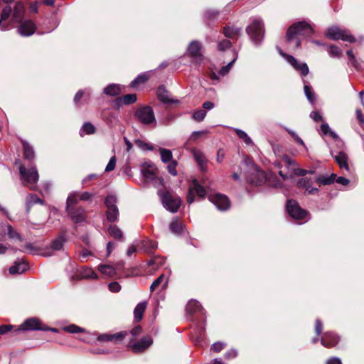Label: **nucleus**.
Here are the masks:
<instances>
[{
	"label": "nucleus",
	"instance_id": "2",
	"mask_svg": "<svg viewBox=\"0 0 364 364\" xmlns=\"http://www.w3.org/2000/svg\"><path fill=\"white\" fill-rule=\"evenodd\" d=\"M313 33L314 30L310 24L305 21H301L289 27L287 38L289 43H294V48H298L301 45L300 36H310Z\"/></svg>",
	"mask_w": 364,
	"mask_h": 364
},
{
	"label": "nucleus",
	"instance_id": "64",
	"mask_svg": "<svg viewBox=\"0 0 364 364\" xmlns=\"http://www.w3.org/2000/svg\"><path fill=\"white\" fill-rule=\"evenodd\" d=\"M326 364H342V363L340 358L332 357L327 360Z\"/></svg>",
	"mask_w": 364,
	"mask_h": 364
},
{
	"label": "nucleus",
	"instance_id": "43",
	"mask_svg": "<svg viewBox=\"0 0 364 364\" xmlns=\"http://www.w3.org/2000/svg\"><path fill=\"white\" fill-rule=\"evenodd\" d=\"M304 93L310 103L313 104L315 102V93L312 87L307 84H304Z\"/></svg>",
	"mask_w": 364,
	"mask_h": 364
},
{
	"label": "nucleus",
	"instance_id": "53",
	"mask_svg": "<svg viewBox=\"0 0 364 364\" xmlns=\"http://www.w3.org/2000/svg\"><path fill=\"white\" fill-rule=\"evenodd\" d=\"M328 53L331 57L338 58L341 56L342 51L338 47L336 46H331L329 47Z\"/></svg>",
	"mask_w": 364,
	"mask_h": 364
},
{
	"label": "nucleus",
	"instance_id": "33",
	"mask_svg": "<svg viewBox=\"0 0 364 364\" xmlns=\"http://www.w3.org/2000/svg\"><path fill=\"white\" fill-rule=\"evenodd\" d=\"M98 270L105 277H113L116 274L115 269L110 265L101 264L99 266Z\"/></svg>",
	"mask_w": 364,
	"mask_h": 364
},
{
	"label": "nucleus",
	"instance_id": "45",
	"mask_svg": "<svg viewBox=\"0 0 364 364\" xmlns=\"http://www.w3.org/2000/svg\"><path fill=\"white\" fill-rule=\"evenodd\" d=\"M65 242V240L63 237H59L54 240L51 243V248L53 250H60Z\"/></svg>",
	"mask_w": 364,
	"mask_h": 364
},
{
	"label": "nucleus",
	"instance_id": "37",
	"mask_svg": "<svg viewBox=\"0 0 364 364\" xmlns=\"http://www.w3.org/2000/svg\"><path fill=\"white\" fill-rule=\"evenodd\" d=\"M79 198H80L76 193L70 194L67 199L66 210H68L75 208L74 205L77 203Z\"/></svg>",
	"mask_w": 364,
	"mask_h": 364
},
{
	"label": "nucleus",
	"instance_id": "55",
	"mask_svg": "<svg viewBox=\"0 0 364 364\" xmlns=\"http://www.w3.org/2000/svg\"><path fill=\"white\" fill-rule=\"evenodd\" d=\"M142 245L146 252H149L156 247V242L150 240L143 241Z\"/></svg>",
	"mask_w": 364,
	"mask_h": 364
},
{
	"label": "nucleus",
	"instance_id": "7",
	"mask_svg": "<svg viewBox=\"0 0 364 364\" xmlns=\"http://www.w3.org/2000/svg\"><path fill=\"white\" fill-rule=\"evenodd\" d=\"M135 117L142 124H156V119L152 108L149 106L139 107L135 112Z\"/></svg>",
	"mask_w": 364,
	"mask_h": 364
},
{
	"label": "nucleus",
	"instance_id": "15",
	"mask_svg": "<svg viewBox=\"0 0 364 364\" xmlns=\"http://www.w3.org/2000/svg\"><path fill=\"white\" fill-rule=\"evenodd\" d=\"M197 194L200 198H204L206 195V190L200 186L196 180H193L189 187L187 196V202L191 204L194 201V195Z\"/></svg>",
	"mask_w": 364,
	"mask_h": 364
},
{
	"label": "nucleus",
	"instance_id": "11",
	"mask_svg": "<svg viewBox=\"0 0 364 364\" xmlns=\"http://www.w3.org/2000/svg\"><path fill=\"white\" fill-rule=\"evenodd\" d=\"M279 54L301 75L306 76L309 73V68L304 63H299L293 56L284 53L280 48H277Z\"/></svg>",
	"mask_w": 364,
	"mask_h": 364
},
{
	"label": "nucleus",
	"instance_id": "54",
	"mask_svg": "<svg viewBox=\"0 0 364 364\" xmlns=\"http://www.w3.org/2000/svg\"><path fill=\"white\" fill-rule=\"evenodd\" d=\"M236 58L237 57H235L231 62H230L228 65L223 66L221 68V69L219 71V74L221 75V76H224L226 74H228L230 70V68L231 66L232 65V64L235 63V61L236 60Z\"/></svg>",
	"mask_w": 364,
	"mask_h": 364
},
{
	"label": "nucleus",
	"instance_id": "58",
	"mask_svg": "<svg viewBox=\"0 0 364 364\" xmlns=\"http://www.w3.org/2000/svg\"><path fill=\"white\" fill-rule=\"evenodd\" d=\"M108 287L109 291L114 293L119 292L121 290V286L117 282L109 283Z\"/></svg>",
	"mask_w": 364,
	"mask_h": 364
},
{
	"label": "nucleus",
	"instance_id": "38",
	"mask_svg": "<svg viewBox=\"0 0 364 364\" xmlns=\"http://www.w3.org/2000/svg\"><path fill=\"white\" fill-rule=\"evenodd\" d=\"M169 229L171 232L178 235L182 232L183 225L178 219H175L170 223Z\"/></svg>",
	"mask_w": 364,
	"mask_h": 364
},
{
	"label": "nucleus",
	"instance_id": "61",
	"mask_svg": "<svg viewBox=\"0 0 364 364\" xmlns=\"http://www.w3.org/2000/svg\"><path fill=\"white\" fill-rule=\"evenodd\" d=\"M206 133L205 131H197L193 132L190 136L189 140L191 141H196L199 137L202 136Z\"/></svg>",
	"mask_w": 364,
	"mask_h": 364
},
{
	"label": "nucleus",
	"instance_id": "14",
	"mask_svg": "<svg viewBox=\"0 0 364 364\" xmlns=\"http://www.w3.org/2000/svg\"><path fill=\"white\" fill-rule=\"evenodd\" d=\"M157 168L152 164H149L144 166L142 169V174L146 180L154 181L155 186L161 185L163 186V179L156 176Z\"/></svg>",
	"mask_w": 364,
	"mask_h": 364
},
{
	"label": "nucleus",
	"instance_id": "1",
	"mask_svg": "<svg viewBox=\"0 0 364 364\" xmlns=\"http://www.w3.org/2000/svg\"><path fill=\"white\" fill-rule=\"evenodd\" d=\"M245 165L248 168L249 173L246 175L247 180L252 184L260 186L267 182L269 178V184L275 188L282 186L280 181H271L270 178L263 171H260L257 166L248 157L244 159Z\"/></svg>",
	"mask_w": 364,
	"mask_h": 364
},
{
	"label": "nucleus",
	"instance_id": "62",
	"mask_svg": "<svg viewBox=\"0 0 364 364\" xmlns=\"http://www.w3.org/2000/svg\"><path fill=\"white\" fill-rule=\"evenodd\" d=\"M14 328L12 325H1L0 326V336L6 334V333L11 331Z\"/></svg>",
	"mask_w": 364,
	"mask_h": 364
},
{
	"label": "nucleus",
	"instance_id": "35",
	"mask_svg": "<svg viewBox=\"0 0 364 364\" xmlns=\"http://www.w3.org/2000/svg\"><path fill=\"white\" fill-rule=\"evenodd\" d=\"M159 151L162 162L167 164L173 161V155L171 150L164 148H159Z\"/></svg>",
	"mask_w": 364,
	"mask_h": 364
},
{
	"label": "nucleus",
	"instance_id": "36",
	"mask_svg": "<svg viewBox=\"0 0 364 364\" xmlns=\"http://www.w3.org/2000/svg\"><path fill=\"white\" fill-rule=\"evenodd\" d=\"M149 76L150 75L148 73H144L139 75L133 81H132L130 86L134 87L139 84L144 83L148 80Z\"/></svg>",
	"mask_w": 364,
	"mask_h": 364
},
{
	"label": "nucleus",
	"instance_id": "30",
	"mask_svg": "<svg viewBox=\"0 0 364 364\" xmlns=\"http://www.w3.org/2000/svg\"><path fill=\"white\" fill-rule=\"evenodd\" d=\"M167 279L165 278L164 274H161L150 286V291L153 292L158 289L160 287H165L167 284Z\"/></svg>",
	"mask_w": 364,
	"mask_h": 364
},
{
	"label": "nucleus",
	"instance_id": "46",
	"mask_svg": "<svg viewBox=\"0 0 364 364\" xmlns=\"http://www.w3.org/2000/svg\"><path fill=\"white\" fill-rule=\"evenodd\" d=\"M135 144L144 151H152L154 147L151 144L146 143L142 140L136 139L135 140Z\"/></svg>",
	"mask_w": 364,
	"mask_h": 364
},
{
	"label": "nucleus",
	"instance_id": "13",
	"mask_svg": "<svg viewBox=\"0 0 364 364\" xmlns=\"http://www.w3.org/2000/svg\"><path fill=\"white\" fill-rule=\"evenodd\" d=\"M208 198L220 210H226L230 207V200L225 195L220 193L210 194L208 196Z\"/></svg>",
	"mask_w": 364,
	"mask_h": 364
},
{
	"label": "nucleus",
	"instance_id": "50",
	"mask_svg": "<svg viewBox=\"0 0 364 364\" xmlns=\"http://www.w3.org/2000/svg\"><path fill=\"white\" fill-rule=\"evenodd\" d=\"M232 46V43L229 40H223L218 42V49L220 51H224L227 49L230 48Z\"/></svg>",
	"mask_w": 364,
	"mask_h": 364
},
{
	"label": "nucleus",
	"instance_id": "8",
	"mask_svg": "<svg viewBox=\"0 0 364 364\" xmlns=\"http://www.w3.org/2000/svg\"><path fill=\"white\" fill-rule=\"evenodd\" d=\"M326 35L333 40L341 39L342 41L348 42H353L355 41L353 36H351L347 30L342 29L336 26L328 28L326 32Z\"/></svg>",
	"mask_w": 364,
	"mask_h": 364
},
{
	"label": "nucleus",
	"instance_id": "17",
	"mask_svg": "<svg viewBox=\"0 0 364 364\" xmlns=\"http://www.w3.org/2000/svg\"><path fill=\"white\" fill-rule=\"evenodd\" d=\"M35 330H45L41 327V321L36 318H30L26 319L16 331H35Z\"/></svg>",
	"mask_w": 364,
	"mask_h": 364
},
{
	"label": "nucleus",
	"instance_id": "42",
	"mask_svg": "<svg viewBox=\"0 0 364 364\" xmlns=\"http://www.w3.org/2000/svg\"><path fill=\"white\" fill-rule=\"evenodd\" d=\"M109 234L114 239H121L123 237L122 230L116 225H111L108 228Z\"/></svg>",
	"mask_w": 364,
	"mask_h": 364
},
{
	"label": "nucleus",
	"instance_id": "28",
	"mask_svg": "<svg viewBox=\"0 0 364 364\" xmlns=\"http://www.w3.org/2000/svg\"><path fill=\"white\" fill-rule=\"evenodd\" d=\"M157 95L159 99L164 103H178V100H173L168 97V92L164 87H159L157 90Z\"/></svg>",
	"mask_w": 364,
	"mask_h": 364
},
{
	"label": "nucleus",
	"instance_id": "18",
	"mask_svg": "<svg viewBox=\"0 0 364 364\" xmlns=\"http://www.w3.org/2000/svg\"><path fill=\"white\" fill-rule=\"evenodd\" d=\"M198 166L203 172L207 171L208 159L205 154L200 149H193L191 151Z\"/></svg>",
	"mask_w": 364,
	"mask_h": 364
},
{
	"label": "nucleus",
	"instance_id": "10",
	"mask_svg": "<svg viewBox=\"0 0 364 364\" xmlns=\"http://www.w3.org/2000/svg\"><path fill=\"white\" fill-rule=\"evenodd\" d=\"M287 210L289 215L296 220H308V213L302 209L298 203L294 200H289L287 201Z\"/></svg>",
	"mask_w": 364,
	"mask_h": 364
},
{
	"label": "nucleus",
	"instance_id": "16",
	"mask_svg": "<svg viewBox=\"0 0 364 364\" xmlns=\"http://www.w3.org/2000/svg\"><path fill=\"white\" fill-rule=\"evenodd\" d=\"M152 344V339L149 336L143 337L140 341L129 343V347L135 353H139L146 350Z\"/></svg>",
	"mask_w": 364,
	"mask_h": 364
},
{
	"label": "nucleus",
	"instance_id": "39",
	"mask_svg": "<svg viewBox=\"0 0 364 364\" xmlns=\"http://www.w3.org/2000/svg\"><path fill=\"white\" fill-rule=\"evenodd\" d=\"M81 276L85 279H94L98 278L97 274L90 267H83L81 270Z\"/></svg>",
	"mask_w": 364,
	"mask_h": 364
},
{
	"label": "nucleus",
	"instance_id": "31",
	"mask_svg": "<svg viewBox=\"0 0 364 364\" xmlns=\"http://www.w3.org/2000/svg\"><path fill=\"white\" fill-rule=\"evenodd\" d=\"M1 228H6L7 234L9 237V238L13 240H18L19 241L23 240L22 236L16 231L15 230L11 225L9 224H2Z\"/></svg>",
	"mask_w": 364,
	"mask_h": 364
},
{
	"label": "nucleus",
	"instance_id": "22",
	"mask_svg": "<svg viewBox=\"0 0 364 364\" xmlns=\"http://www.w3.org/2000/svg\"><path fill=\"white\" fill-rule=\"evenodd\" d=\"M36 25L32 21H24L18 28L20 35L23 36H30L34 33Z\"/></svg>",
	"mask_w": 364,
	"mask_h": 364
},
{
	"label": "nucleus",
	"instance_id": "60",
	"mask_svg": "<svg viewBox=\"0 0 364 364\" xmlns=\"http://www.w3.org/2000/svg\"><path fill=\"white\" fill-rule=\"evenodd\" d=\"M225 344L224 343L216 342L212 345L211 350L216 353H218L221 351L225 348Z\"/></svg>",
	"mask_w": 364,
	"mask_h": 364
},
{
	"label": "nucleus",
	"instance_id": "63",
	"mask_svg": "<svg viewBox=\"0 0 364 364\" xmlns=\"http://www.w3.org/2000/svg\"><path fill=\"white\" fill-rule=\"evenodd\" d=\"M310 117L315 122L321 121L323 119L321 114L316 111L311 112L310 114Z\"/></svg>",
	"mask_w": 364,
	"mask_h": 364
},
{
	"label": "nucleus",
	"instance_id": "25",
	"mask_svg": "<svg viewBox=\"0 0 364 364\" xmlns=\"http://www.w3.org/2000/svg\"><path fill=\"white\" fill-rule=\"evenodd\" d=\"M298 186L299 188H304L309 194H316L318 192L317 188L311 186V181L307 178H302L299 180Z\"/></svg>",
	"mask_w": 364,
	"mask_h": 364
},
{
	"label": "nucleus",
	"instance_id": "49",
	"mask_svg": "<svg viewBox=\"0 0 364 364\" xmlns=\"http://www.w3.org/2000/svg\"><path fill=\"white\" fill-rule=\"evenodd\" d=\"M23 12V6L21 4H17L14 9V18L17 19H21L22 17V14Z\"/></svg>",
	"mask_w": 364,
	"mask_h": 364
},
{
	"label": "nucleus",
	"instance_id": "23",
	"mask_svg": "<svg viewBox=\"0 0 364 364\" xmlns=\"http://www.w3.org/2000/svg\"><path fill=\"white\" fill-rule=\"evenodd\" d=\"M137 100L136 94H128L122 97H117L114 100L115 105L121 107L123 105H129L134 104Z\"/></svg>",
	"mask_w": 364,
	"mask_h": 364
},
{
	"label": "nucleus",
	"instance_id": "6",
	"mask_svg": "<svg viewBox=\"0 0 364 364\" xmlns=\"http://www.w3.org/2000/svg\"><path fill=\"white\" fill-rule=\"evenodd\" d=\"M158 195L160 196L164 207L171 213L177 212L181 205V201L178 197L173 196L167 191H158Z\"/></svg>",
	"mask_w": 364,
	"mask_h": 364
},
{
	"label": "nucleus",
	"instance_id": "34",
	"mask_svg": "<svg viewBox=\"0 0 364 364\" xmlns=\"http://www.w3.org/2000/svg\"><path fill=\"white\" fill-rule=\"evenodd\" d=\"M336 175L332 173L331 176H320L316 178V181L320 185H328L333 183L336 180Z\"/></svg>",
	"mask_w": 364,
	"mask_h": 364
},
{
	"label": "nucleus",
	"instance_id": "44",
	"mask_svg": "<svg viewBox=\"0 0 364 364\" xmlns=\"http://www.w3.org/2000/svg\"><path fill=\"white\" fill-rule=\"evenodd\" d=\"M23 146L24 157L28 160H32L34 158V151L33 148L26 141H23Z\"/></svg>",
	"mask_w": 364,
	"mask_h": 364
},
{
	"label": "nucleus",
	"instance_id": "9",
	"mask_svg": "<svg viewBox=\"0 0 364 364\" xmlns=\"http://www.w3.org/2000/svg\"><path fill=\"white\" fill-rule=\"evenodd\" d=\"M117 203V198L115 196L109 194L108 195L105 200V204L107 208L106 215L107 220L109 223H113L117 220L119 215V210Z\"/></svg>",
	"mask_w": 364,
	"mask_h": 364
},
{
	"label": "nucleus",
	"instance_id": "4",
	"mask_svg": "<svg viewBox=\"0 0 364 364\" xmlns=\"http://www.w3.org/2000/svg\"><path fill=\"white\" fill-rule=\"evenodd\" d=\"M246 31L251 41L255 46H259L264 37V24L259 19H255L252 23L247 27Z\"/></svg>",
	"mask_w": 364,
	"mask_h": 364
},
{
	"label": "nucleus",
	"instance_id": "47",
	"mask_svg": "<svg viewBox=\"0 0 364 364\" xmlns=\"http://www.w3.org/2000/svg\"><path fill=\"white\" fill-rule=\"evenodd\" d=\"M235 132H236L237 136L240 139H243L246 144L249 145V144H252V139L248 136V135L246 134V132H245L242 130L238 129H235Z\"/></svg>",
	"mask_w": 364,
	"mask_h": 364
},
{
	"label": "nucleus",
	"instance_id": "59",
	"mask_svg": "<svg viewBox=\"0 0 364 364\" xmlns=\"http://www.w3.org/2000/svg\"><path fill=\"white\" fill-rule=\"evenodd\" d=\"M115 165H116V157L112 156L109 159V161L108 162V164L105 168V171L109 172V171L114 170L115 168Z\"/></svg>",
	"mask_w": 364,
	"mask_h": 364
},
{
	"label": "nucleus",
	"instance_id": "57",
	"mask_svg": "<svg viewBox=\"0 0 364 364\" xmlns=\"http://www.w3.org/2000/svg\"><path fill=\"white\" fill-rule=\"evenodd\" d=\"M176 166H177V162L176 161H172L169 162V164L167 166L168 173L173 176H176L177 175Z\"/></svg>",
	"mask_w": 364,
	"mask_h": 364
},
{
	"label": "nucleus",
	"instance_id": "51",
	"mask_svg": "<svg viewBox=\"0 0 364 364\" xmlns=\"http://www.w3.org/2000/svg\"><path fill=\"white\" fill-rule=\"evenodd\" d=\"M64 331L71 333H76L80 332H83L85 330L75 324H72L68 326H65L63 328Z\"/></svg>",
	"mask_w": 364,
	"mask_h": 364
},
{
	"label": "nucleus",
	"instance_id": "12",
	"mask_svg": "<svg viewBox=\"0 0 364 364\" xmlns=\"http://www.w3.org/2000/svg\"><path fill=\"white\" fill-rule=\"evenodd\" d=\"M202 44L197 41H193L188 46V53L189 56L196 63H201L203 60V55L201 53Z\"/></svg>",
	"mask_w": 364,
	"mask_h": 364
},
{
	"label": "nucleus",
	"instance_id": "21",
	"mask_svg": "<svg viewBox=\"0 0 364 364\" xmlns=\"http://www.w3.org/2000/svg\"><path fill=\"white\" fill-rule=\"evenodd\" d=\"M339 341V337L333 332H326L321 339V344L326 348L336 346Z\"/></svg>",
	"mask_w": 364,
	"mask_h": 364
},
{
	"label": "nucleus",
	"instance_id": "52",
	"mask_svg": "<svg viewBox=\"0 0 364 364\" xmlns=\"http://www.w3.org/2000/svg\"><path fill=\"white\" fill-rule=\"evenodd\" d=\"M206 116V112L203 109H199L195 112L193 114V118L197 122L203 121Z\"/></svg>",
	"mask_w": 364,
	"mask_h": 364
},
{
	"label": "nucleus",
	"instance_id": "27",
	"mask_svg": "<svg viewBox=\"0 0 364 364\" xmlns=\"http://www.w3.org/2000/svg\"><path fill=\"white\" fill-rule=\"evenodd\" d=\"M103 92L107 96H117L122 92V86L119 84H110L104 89Z\"/></svg>",
	"mask_w": 364,
	"mask_h": 364
},
{
	"label": "nucleus",
	"instance_id": "56",
	"mask_svg": "<svg viewBox=\"0 0 364 364\" xmlns=\"http://www.w3.org/2000/svg\"><path fill=\"white\" fill-rule=\"evenodd\" d=\"M11 13V6H6L1 12V18H0L1 23L4 21H6L10 16Z\"/></svg>",
	"mask_w": 364,
	"mask_h": 364
},
{
	"label": "nucleus",
	"instance_id": "26",
	"mask_svg": "<svg viewBox=\"0 0 364 364\" xmlns=\"http://www.w3.org/2000/svg\"><path fill=\"white\" fill-rule=\"evenodd\" d=\"M241 28L227 26L223 28V34L228 38H237L241 35Z\"/></svg>",
	"mask_w": 364,
	"mask_h": 364
},
{
	"label": "nucleus",
	"instance_id": "32",
	"mask_svg": "<svg viewBox=\"0 0 364 364\" xmlns=\"http://www.w3.org/2000/svg\"><path fill=\"white\" fill-rule=\"evenodd\" d=\"M146 307V302H141L136 305V306L134 309V318L136 321H139L141 320L144 311Z\"/></svg>",
	"mask_w": 364,
	"mask_h": 364
},
{
	"label": "nucleus",
	"instance_id": "3",
	"mask_svg": "<svg viewBox=\"0 0 364 364\" xmlns=\"http://www.w3.org/2000/svg\"><path fill=\"white\" fill-rule=\"evenodd\" d=\"M19 172L23 185L35 190V185L39 178L36 168L31 167L26 168L25 166L21 165L19 166Z\"/></svg>",
	"mask_w": 364,
	"mask_h": 364
},
{
	"label": "nucleus",
	"instance_id": "40",
	"mask_svg": "<svg viewBox=\"0 0 364 364\" xmlns=\"http://www.w3.org/2000/svg\"><path fill=\"white\" fill-rule=\"evenodd\" d=\"M26 206L28 208H29L31 206H32L34 204L36 203H43V200L40 199L37 195L36 194H28L26 197Z\"/></svg>",
	"mask_w": 364,
	"mask_h": 364
},
{
	"label": "nucleus",
	"instance_id": "19",
	"mask_svg": "<svg viewBox=\"0 0 364 364\" xmlns=\"http://www.w3.org/2000/svg\"><path fill=\"white\" fill-rule=\"evenodd\" d=\"M127 331H120L116 333H103L97 336V341L102 342H118L122 341L127 335Z\"/></svg>",
	"mask_w": 364,
	"mask_h": 364
},
{
	"label": "nucleus",
	"instance_id": "20",
	"mask_svg": "<svg viewBox=\"0 0 364 364\" xmlns=\"http://www.w3.org/2000/svg\"><path fill=\"white\" fill-rule=\"evenodd\" d=\"M67 212L74 223H81L85 222V211L82 208H75L70 210H68Z\"/></svg>",
	"mask_w": 364,
	"mask_h": 364
},
{
	"label": "nucleus",
	"instance_id": "41",
	"mask_svg": "<svg viewBox=\"0 0 364 364\" xmlns=\"http://www.w3.org/2000/svg\"><path fill=\"white\" fill-rule=\"evenodd\" d=\"M201 308L200 304L196 300H191L186 306V311L190 314H193L199 311Z\"/></svg>",
	"mask_w": 364,
	"mask_h": 364
},
{
	"label": "nucleus",
	"instance_id": "5",
	"mask_svg": "<svg viewBox=\"0 0 364 364\" xmlns=\"http://www.w3.org/2000/svg\"><path fill=\"white\" fill-rule=\"evenodd\" d=\"M282 163L287 165L288 167V173L284 174L283 173V171L280 170L279 171V176L282 178L283 181H286L289 178L292 179L293 178V174L296 176H305L307 173L312 174L314 173V171H307L305 169H302L300 168L296 167H290L291 166H294L296 164V161L294 160H291L290 158H289L287 156H284L282 158Z\"/></svg>",
	"mask_w": 364,
	"mask_h": 364
},
{
	"label": "nucleus",
	"instance_id": "48",
	"mask_svg": "<svg viewBox=\"0 0 364 364\" xmlns=\"http://www.w3.org/2000/svg\"><path fill=\"white\" fill-rule=\"evenodd\" d=\"M81 132H84L87 134H92L95 132V127L90 122H86L83 124ZM80 135L82 136V132Z\"/></svg>",
	"mask_w": 364,
	"mask_h": 364
},
{
	"label": "nucleus",
	"instance_id": "24",
	"mask_svg": "<svg viewBox=\"0 0 364 364\" xmlns=\"http://www.w3.org/2000/svg\"><path fill=\"white\" fill-rule=\"evenodd\" d=\"M28 268V264L23 260H19L14 262V264L9 268V273L11 274H22L26 272Z\"/></svg>",
	"mask_w": 364,
	"mask_h": 364
},
{
	"label": "nucleus",
	"instance_id": "29",
	"mask_svg": "<svg viewBox=\"0 0 364 364\" xmlns=\"http://www.w3.org/2000/svg\"><path fill=\"white\" fill-rule=\"evenodd\" d=\"M334 158L341 168L345 169L346 171L349 170L348 157L344 152L340 151L338 155L335 156Z\"/></svg>",
	"mask_w": 364,
	"mask_h": 364
}]
</instances>
